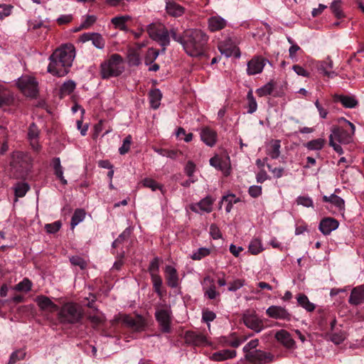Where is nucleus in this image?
<instances>
[{"label": "nucleus", "instance_id": "1", "mask_svg": "<svg viewBox=\"0 0 364 364\" xmlns=\"http://www.w3.org/2000/svg\"><path fill=\"white\" fill-rule=\"evenodd\" d=\"M75 57V49L73 44L60 46L49 57L48 72L58 77L65 76L68 74Z\"/></svg>", "mask_w": 364, "mask_h": 364}, {"label": "nucleus", "instance_id": "2", "mask_svg": "<svg viewBox=\"0 0 364 364\" xmlns=\"http://www.w3.org/2000/svg\"><path fill=\"white\" fill-rule=\"evenodd\" d=\"M208 37L201 30L190 29L185 31L183 48L191 56L198 57L203 54Z\"/></svg>", "mask_w": 364, "mask_h": 364}, {"label": "nucleus", "instance_id": "3", "mask_svg": "<svg viewBox=\"0 0 364 364\" xmlns=\"http://www.w3.org/2000/svg\"><path fill=\"white\" fill-rule=\"evenodd\" d=\"M124 70V65L122 56L114 53L101 63L100 74L102 79H109L118 77Z\"/></svg>", "mask_w": 364, "mask_h": 364}, {"label": "nucleus", "instance_id": "4", "mask_svg": "<svg viewBox=\"0 0 364 364\" xmlns=\"http://www.w3.org/2000/svg\"><path fill=\"white\" fill-rule=\"evenodd\" d=\"M31 159L25 152L15 151L11 155L10 166L14 176L16 178H23L30 170Z\"/></svg>", "mask_w": 364, "mask_h": 364}, {"label": "nucleus", "instance_id": "5", "mask_svg": "<svg viewBox=\"0 0 364 364\" xmlns=\"http://www.w3.org/2000/svg\"><path fill=\"white\" fill-rule=\"evenodd\" d=\"M82 316L81 306L72 302L64 304L59 312L60 320L65 323H76L82 319Z\"/></svg>", "mask_w": 364, "mask_h": 364}, {"label": "nucleus", "instance_id": "6", "mask_svg": "<svg viewBox=\"0 0 364 364\" xmlns=\"http://www.w3.org/2000/svg\"><path fill=\"white\" fill-rule=\"evenodd\" d=\"M343 121L349 127V129L343 127L335 128L332 130L329 137H332V139L336 140L340 144H349L353 140L355 127L348 120L343 119Z\"/></svg>", "mask_w": 364, "mask_h": 364}, {"label": "nucleus", "instance_id": "7", "mask_svg": "<svg viewBox=\"0 0 364 364\" xmlns=\"http://www.w3.org/2000/svg\"><path fill=\"white\" fill-rule=\"evenodd\" d=\"M16 84L24 95L31 98L36 97L38 93V82L34 77L22 76L18 79Z\"/></svg>", "mask_w": 364, "mask_h": 364}, {"label": "nucleus", "instance_id": "8", "mask_svg": "<svg viewBox=\"0 0 364 364\" xmlns=\"http://www.w3.org/2000/svg\"><path fill=\"white\" fill-rule=\"evenodd\" d=\"M147 32L151 38L157 41L163 47L162 53L165 52L166 47L170 43L169 33L165 28H157L155 25L149 24L147 27Z\"/></svg>", "mask_w": 364, "mask_h": 364}, {"label": "nucleus", "instance_id": "9", "mask_svg": "<svg viewBox=\"0 0 364 364\" xmlns=\"http://www.w3.org/2000/svg\"><path fill=\"white\" fill-rule=\"evenodd\" d=\"M245 358L254 364H269L273 362L274 356L271 353L255 350L246 354Z\"/></svg>", "mask_w": 364, "mask_h": 364}, {"label": "nucleus", "instance_id": "10", "mask_svg": "<svg viewBox=\"0 0 364 364\" xmlns=\"http://www.w3.org/2000/svg\"><path fill=\"white\" fill-rule=\"evenodd\" d=\"M155 316L161 331L164 333H169L171 331V310L168 308L158 309L155 313Z\"/></svg>", "mask_w": 364, "mask_h": 364}, {"label": "nucleus", "instance_id": "11", "mask_svg": "<svg viewBox=\"0 0 364 364\" xmlns=\"http://www.w3.org/2000/svg\"><path fill=\"white\" fill-rule=\"evenodd\" d=\"M267 315L272 318L289 321L291 315L284 307L281 306H271L266 310Z\"/></svg>", "mask_w": 364, "mask_h": 364}, {"label": "nucleus", "instance_id": "12", "mask_svg": "<svg viewBox=\"0 0 364 364\" xmlns=\"http://www.w3.org/2000/svg\"><path fill=\"white\" fill-rule=\"evenodd\" d=\"M267 62L268 60L262 57H254L247 63V74L254 75L262 73Z\"/></svg>", "mask_w": 364, "mask_h": 364}, {"label": "nucleus", "instance_id": "13", "mask_svg": "<svg viewBox=\"0 0 364 364\" xmlns=\"http://www.w3.org/2000/svg\"><path fill=\"white\" fill-rule=\"evenodd\" d=\"M120 320L127 326L136 331L141 330L145 325L144 318L140 316L132 317L129 315L123 314L120 316Z\"/></svg>", "mask_w": 364, "mask_h": 364}, {"label": "nucleus", "instance_id": "14", "mask_svg": "<svg viewBox=\"0 0 364 364\" xmlns=\"http://www.w3.org/2000/svg\"><path fill=\"white\" fill-rule=\"evenodd\" d=\"M214 201L215 199L208 196L200 200L198 203L192 204L190 206V208L193 212L197 213H199L198 208L202 212L210 213L213 210V204Z\"/></svg>", "mask_w": 364, "mask_h": 364}, {"label": "nucleus", "instance_id": "15", "mask_svg": "<svg viewBox=\"0 0 364 364\" xmlns=\"http://www.w3.org/2000/svg\"><path fill=\"white\" fill-rule=\"evenodd\" d=\"M82 43L91 41L92 45L98 49H102L105 47V41L103 37L97 33H85L80 37Z\"/></svg>", "mask_w": 364, "mask_h": 364}, {"label": "nucleus", "instance_id": "16", "mask_svg": "<svg viewBox=\"0 0 364 364\" xmlns=\"http://www.w3.org/2000/svg\"><path fill=\"white\" fill-rule=\"evenodd\" d=\"M185 341L187 343L196 346L208 345L207 338L204 335L193 331L186 333Z\"/></svg>", "mask_w": 364, "mask_h": 364}, {"label": "nucleus", "instance_id": "17", "mask_svg": "<svg viewBox=\"0 0 364 364\" xmlns=\"http://www.w3.org/2000/svg\"><path fill=\"white\" fill-rule=\"evenodd\" d=\"M40 130L35 123H31L28 130V139L30 141L32 149L36 151L41 149V145L38 143Z\"/></svg>", "mask_w": 364, "mask_h": 364}, {"label": "nucleus", "instance_id": "18", "mask_svg": "<svg viewBox=\"0 0 364 364\" xmlns=\"http://www.w3.org/2000/svg\"><path fill=\"white\" fill-rule=\"evenodd\" d=\"M348 303L353 306L364 303V284L357 286L351 290Z\"/></svg>", "mask_w": 364, "mask_h": 364}, {"label": "nucleus", "instance_id": "19", "mask_svg": "<svg viewBox=\"0 0 364 364\" xmlns=\"http://www.w3.org/2000/svg\"><path fill=\"white\" fill-rule=\"evenodd\" d=\"M338 222L332 218H326L319 223V230L325 235H329L338 228Z\"/></svg>", "mask_w": 364, "mask_h": 364}, {"label": "nucleus", "instance_id": "20", "mask_svg": "<svg viewBox=\"0 0 364 364\" xmlns=\"http://www.w3.org/2000/svg\"><path fill=\"white\" fill-rule=\"evenodd\" d=\"M275 338L285 348L291 349L295 346V341L291 334L286 330H279L275 333Z\"/></svg>", "mask_w": 364, "mask_h": 364}, {"label": "nucleus", "instance_id": "21", "mask_svg": "<svg viewBox=\"0 0 364 364\" xmlns=\"http://www.w3.org/2000/svg\"><path fill=\"white\" fill-rule=\"evenodd\" d=\"M228 158L223 159L218 156H215L210 159V164L215 168L220 170L227 176L230 173V164Z\"/></svg>", "mask_w": 364, "mask_h": 364}, {"label": "nucleus", "instance_id": "22", "mask_svg": "<svg viewBox=\"0 0 364 364\" xmlns=\"http://www.w3.org/2000/svg\"><path fill=\"white\" fill-rule=\"evenodd\" d=\"M201 140L208 146H213L217 141V133L209 127H204L201 129Z\"/></svg>", "mask_w": 364, "mask_h": 364}, {"label": "nucleus", "instance_id": "23", "mask_svg": "<svg viewBox=\"0 0 364 364\" xmlns=\"http://www.w3.org/2000/svg\"><path fill=\"white\" fill-rule=\"evenodd\" d=\"M165 277L168 286L176 288L178 285V275L175 267L167 265L165 268Z\"/></svg>", "mask_w": 364, "mask_h": 364}, {"label": "nucleus", "instance_id": "24", "mask_svg": "<svg viewBox=\"0 0 364 364\" xmlns=\"http://www.w3.org/2000/svg\"><path fill=\"white\" fill-rule=\"evenodd\" d=\"M208 23L210 31L215 32L224 28L227 25V21L220 16H213L208 18Z\"/></svg>", "mask_w": 364, "mask_h": 364}, {"label": "nucleus", "instance_id": "25", "mask_svg": "<svg viewBox=\"0 0 364 364\" xmlns=\"http://www.w3.org/2000/svg\"><path fill=\"white\" fill-rule=\"evenodd\" d=\"M35 301L41 310L55 311L58 309V306L54 304L48 297L40 295L35 299Z\"/></svg>", "mask_w": 364, "mask_h": 364}, {"label": "nucleus", "instance_id": "26", "mask_svg": "<svg viewBox=\"0 0 364 364\" xmlns=\"http://www.w3.org/2000/svg\"><path fill=\"white\" fill-rule=\"evenodd\" d=\"M236 350L225 349L215 352L210 356V359L213 361L220 362L228 359L233 358L236 356Z\"/></svg>", "mask_w": 364, "mask_h": 364}, {"label": "nucleus", "instance_id": "27", "mask_svg": "<svg viewBox=\"0 0 364 364\" xmlns=\"http://www.w3.org/2000/svg\"><path fill=\"white\" fill-rule=\"evenodd\" d=\"M244 323L247 328L254 330L257 333L260 332L263 328L262 321L255 316H245Z\"/></svg>", "mask_w": 364, "mask_h": 364}, {"label": "nucleus", "instance_id": "28", "mask_svg": "<svg viewBox=\"0 0 364 364\" xmlns=\"http://www.w3.org/2000/svg\"><path fill=\"white\" fill-rule=\"evenodd\" d=\"M297 304L299 306L304 309L308 312H312L316 309V305L311 302L308 296L302 293H300L296 296Z\"/></svg>", "mask_w": 364, "mask_h": 364}, {"label": "nucleus", "instance_id": "29", "mask_svg": "<svg viewBox=\"0 0 364 364\" xmlns=\"http://www.w3.org/2000/svg\"><path fill=\"white\" fill-rule=\"evenodd\" d=\"M323 200L326 203H329L334 205L339 211L345 210V201L341 197L331 194L329 196H323Z\"/></svg>", "mask_w": 364, "mask_h": 364}, {"label": "nucleus", "instance_id": "30", "mask_svg": "<svg viewBox=\"0 0 364 364\" xmlns=\"http://www.w3.org/2000/svg\"><path fill=\"white\" fill-rule=\"evenodd\" d=\"M166 9L167 13L172 16H181L184 13V8L172 1H166Z\"/></svg>", "mask_w": 364, "mask_h": 364}, {"label": "nucleus", "instance_id": "31", "mask_svg": "<svg viewBox=\"0 0 364 364\" xmlns=\"http://www.w3.org/2000/svg\"><path fill=\"white\" fill-rule=\"evenodd\" d=\"M333 68V61L328 58L326 60L322 61L319 66V70L323 72V73L327 76L328 77L333 78L337 74L336 73L332 70Z\"/></svg>", "mask_w": 364, "mask_h": 364}, {"label": "nucleus", "instance_id": "32", "mask_svg": "<svg viewBox=\"0 0 364 364\" xmlns=\"http://www.w3.org/2000/svg\"><path fill=\"white\" fill-rule=\"evenodd\" d=\"M149 98L151 107L156 109L161 105L162 94L159 89L151 90L149 93Z\"/></svg>", "mask_w": 364, "mask_h": 364}, {"label": "nucleus", "instance_id": "33", "mask_svg": "<svg viewBox=\"0 0 364 364\" xmlns=\"http://www.w3.org/2000/svg\"><path fill=\"white\" fill-rule=\"evenodd\" d=\"M53 166L54 169V173L56 176V177L60 181V182L63 185H66L68 182L63 176V168L60 164V158L56 157L53 159Z\"/></svg>", "mask_w": 364, "mask_h": 364}, {"label": "nucleus", "instance_id": "34", "mask_svg": "<svg viewBox=\"0 0 364 364\" xmlns=\"http://www.w3.org/2000/svg\"><path fill=\"white\" fill-rule=\"evenodd\" d=\"M281 141L280 140L275 139L271 141L269 149L267 151V154L272 159H278L280 156Z\"/></svg>", "mask_w": 364, "mask_h": 364}, {"label": "nucleus", "instance_id": "35", "mask_svg": "<svg viewBox=\"0 0 364 364\" xmlns=\"http://www.w3.org/2000/svg\"><path fill=\"white\" fill-rule=\"evenodd\" d=\"M337 100L346 108H354L358 104L357 100L352 96L340 95L338 96Z\"/></svg>", "mask_w": 364, "mask_h": 364}, {"label": "nucleus", "instance_id": "36", "mask_svg": "<svg viewBox=\"0 0 364 364\" xmlns=\"http://www.w3.org/2000/svg\"><path fill=\"white\" fill-rule=\"evenodd\" d=\"M141 183L144 187L149 188L153 191H155L157 189H159L161 191L163 194L164 193L163 186L160 185L152 178H145L141 181Z\"/></svg>", "mask_w": 364, "mask_h": 364}, {"label": "nucleus", "instance_id": "37", "mask_svg": "<svg viewBox=\"0 0 364 364\" xmlns=\"http://www.w3.org/2000/svg\"><path fill=\"white\" fill-rule=\"evenodd\" d=\"M248 249L252 255H255L260 253L264 250L261 240L259 238L252 239L249 245Z\"/></svg>", "mask_w": 364, "mask_h": 364}, {"label": "nucleus", "instance_id": "38", "mask_svg": "<svg viewBox=\"0 0 364 364\" xmlns=\"http://www.w3.org/2000/svg\"><path fill=\"white\" fill-rule=\"evenodd\" d=\"M14 189L16 201L18 198L23 197L26 194L30 186L26 183H17Z\"/></svg>", "mask_w": 364, "mask_h": 364}, {"label": "nucleus", "instance_id": "39", "mask_svg": "<svg viewBox=\"0 0 364 364\" xmlns=\"http://www.w3.org/2000/svg\"><path fill=\"white\" fill-rule=\"evenodd\" d=\"M325 144V139L319 138L309 141L305 144V147L311 151H319L323 149Z\"/></svg>", "mask_w": 364, "mask_h": 364}, {"label": "nucleus", "instance_id": "40", "mask_svg": "<svg viewBox=\"0 0 364 364\" xmlns=\"http://www.w3.org/2000/svg\"><path fill=\"white\" fill-rule=\"evenodd\" d=\"M151 282L153 284V287L155 292L161 297L163 296V292L161 291V287L163 284V281L159 274H152L151 276Z\"/></svg>", "mask_w": 364, "mask_h": 364}, {"label": "nucleus", "instance_id": "41", "mask_svg": "<svg viewBox=\"0 0 364 364\" xmlns=\"http://www.w3.org/2000/svg\"><path fill=\"white\" fill-rule=\"evenodd\" d=\"M85 217V212L82 209L75 210L72 218H71V228L74 229L80 222H82Z\"/></svg>", "mask_w": 364, "mask_h": 364}, {"label": "nucleus", "instance_id": "42", "mask_svg": "<svg viewBox=\"0 0 364 364\" xmlns=\"http://www.w3.org/2000/svg\"><path fill=\"white\" fill-rule=\"evenodd\" d=\"M341 0H334L332 1L330 6L331 11L337 18H341L344 17V14L341 9Z\"/></svg>", "mask_w": 364, "mask_h": 364}, {"label": "nucleus", "instance_id": "43", "mask_svg": "<svg viewBox=\"0 0 364 364\" xmlns=\"http://www.w3.org/2000/svg\"><path fill=\"white\" fill-rule=\"evenodd\" d=\"M31 282L28 279L24 278L21 282L14 287V289L17 291L28 292L31 290Z\"/></svg>", "mask_w": 364, "mask_h": 364}, {"label": "nucleus", "instance_id": "44", "mask_svg": "<svg viewBox=\"0 0 364 364\" xmlns=\"http://www.w3.org/2000/svg\"><path fill=\"white\" fill-rule=\"evenodd\" d=\"M159 55V50L153 48H149L144 59L145 64L148 65L154 63V61L158 58Z\"/></svg>", "mask_w": 364, "mask_h": 364}, {"label": "nucleus", "instance_id": "45", "mask_svg": "<svg viewBox=\"0 0 364 364\" xmlns=\"http://www.w3.org/2000/svg\"><path fill=\"white\" fill-rule=\"evenodd\" d=\"M88 319L91 322V323L93 325L94 327H97V326L101 325L105 321L103 314L101 313H99V312H97L93 315H89Z\"/></svg>", "mask_w": 364, "mask_h": 364}, {"label": "nucleus", "instance_id": "46", "mask_svg": "<svg viewBox=\"0 0 364 364\" xmlns=\"http://www.w3.org/2000/svg\"><path fill=\"white\" fill-rule=\"evenodd\" d=\"M210 250L206 247H200L197 250L196 252H193L191 258L194 260H200L202 258L209 255Z\"/></svg>", "mask_w": 364, "mask_h": 364}, {"label": "nucleus", "instance_id": "47", "mask_svg": "<svg viewBox=\"0 0 364 364\" xmlns=\"http://www.w3.org/2000/svg\"><path fill=\"white\" fill-rule=\"evenodd\" d=\"M247 98L248 100V110L247 112L249 114L254 113L257 109V102L252 95V91L248 92Z\"/></svg>", "mask_w": 364, "mask_h": 364}, {"label": "nucleus", "instance_id": "48", "mask_svg": "<svg viewBox=\"0 0 364 364\" xmlns=\"http://www.w3.org/2000/svg\"><path fill=\"white\" fill-rule=\"evenodd\" d=\"M220 343L225 346H231L237 348L241 344V341L237 338H226L224 337L221 339Z\"/></svg>", "mask_w": 364, "mask_h": 364}, {"label": "nucleus", "instance_id": "49", "mask_svg": "<svg viewBox=\"0 0 364 364\" xmlns=\"http://www.w3.org/2000/svg\"><path fill=\"white\" fill-rule=\"evenodd\" d=\"M75 88V83L72 80H68L63 83L60 88L63 95L70 94Z\"/></svg>", "mask_w": 364, "mask_h": 364}, {"label": "nucleus", "instance_id": "50", "mask_svg": "<svg viewBox=\"0 0 364 364\" xmlns=\"http://www.w3.org/2000/svg\"><path fill=\"white\" fill-rule=\"evenodd\" d=\"M346 338V333L340 331L331 334V341L336 345L341 343Z\"/></svg>", "mask_w": 364, "mask_h": 364}, {"label": "nucleus", "instance_id": "51", "mask_svg": "<svg viewBox=\"0 0 364 364\" xmlns=\"http://www.w3.org/2000/svg\"><path fill=\"white\" fill-rule=\"evenodd\" d=\"M274 89V86L272 83H267L262 87L257 89V93L259 96L263 97L271 95Z\"/></svg>", "mask_w": 364, "mask_h": 364}, {"label": "nucleus", "instance_id": "52", "mask_svg": "<svg viewBox=\"0 0 364 364\" xmlns=\"http://www.w3.org/2000/svg\"><path fill=\"white\" fill-rule=\"evenodd\" d=\"M223 201L228 202V204L225 208V210L227 213H230L232 208V204L237 202V199H235V195L230 194L228 196H224L222 198L221 203Z\"/></svg>", "mask_w": 364, "mask_h": 364}, {"label": "nucleus", "instance_id": "53", "mask_svg": "<svg viewBox=\"0 0 364 364\" xmlns=\"http://www.w3.org/2000/svg\"><path fill=\"white\" fill-rule=\"evenodd\" d=\"M25 356L26 353L24 350H18L11 355L9 364H14L16 361L23 359Z\"/></svg>", "mask_w": 364, "mask_h": 364}, {"label": "nucleus", "instance_id": "54", "mask_svg": "<svg viewBox=\"0 0 364 364\" xmlns=\"http://www.w3.org/2000/svg\"><path fill=\"white\" fill-rule=\"evenodd\" d=\"M131 143H132V136H131V135H128L124 139L122 146H120L119 149V154L122 155L127 154L130 149Z\"/></svg>", "mask_w": 364, "mask_h": 364}, {"label": "nucleus", "instance_id": "55", "mask_svg": "<svg viewBox=\"0 0 364 364\" xmlns=\"http://www.w3.org/2000/svg\"><path fill=\"white\" fill-rule=\"evenodd\" d=\"M96 19H97V18L95 16H93V15L86 16L85 18V20L81 23L79 30L82 29V28H88L96 21ZM76 31H78V29H77Z\"/></svg>", "mask_w": 364, "mask_h": 364}, {"label": "nucleus", "instance_id": "56", "mask_svg": "<svg viewBox=\"0 0 364 364\" xmlns=\"http://www.w3.org/2000/svg\"><path fill=\"white\" fill-rule=\"evenodd\" d=\"M159 260L158 257H155L154 259H152L149 264V272L150 274V276L152 275V274H159Z\"/></svg>", "mask_w": 364, "mask_h": 364}, {"label": "nucleus", "instance_id": "57", "mask_svg": "<svg viewBox=\"0 0 364 364\" xmlns=\"http://www.w3.org/2000/svg\"><path fill=\"white\" fill-rule=\"evenodd\" d=\"M61 228V223L60 221H55L53 223L46 224L45 229L48 233H55Z\"/></svg>", "mask_w": 364, "mask_h": 364}, {"label": "nucleus", "instance_id": "58", "mask_svg": "<svg viewBox=\"0 0 364 364\" xmlns=\"http://www.w3.org/2000/svg\"><path fill=\"white\" fill-rule=\"evenodd\" d=\"M70 261L73 265L78 266L82 269H85L87 265L85 261L82 257L78 256H73L70 257Z\"/></svg>", "mask_w": 364, "mask_h": 364}, {"label": "nucleus", "instance_id": "59", "mask_svg": "<svg viewBox=\"0 0 364 364\" xmlns=\"http://www.w3.org/2000/svg\"><path fill=\"white\" fill-rule=\"evenodd\" d=\"M245 281L243 279H235L232 282H230L228 287V291H235L244 286Z\"/></svg>", "mask_w": 364, "mask_h": 364}, {"label": "nucleus", "instance_id": "60", "mask_svg": "<svg viewBox=\"0 0 364 364\" xmlns=\"http://www.w3.org/2000/svg\"><path fill=\"white\" fill-rule=\"evenodd\" d=\"M216 318V315L213 311L205 310L203 311L202 319L210 326L209 323Z\"/></svg>", "mask_w": 364, "mask_h": 364}, {"label": "nucleus", "instance_id": "61", "mask_svg": "<svg viewBox=\"0 0 364 364\" xmlns=\"http://www.w3.org/2000/svg\"><path fill=\"white\" fill-rule=\"evenodd\" d=\"M128 62L130 65H139L141 63L139 55L136 53H130L128 55Z\"/></svg>", "mask_w": 364, "mask_h": 364}, {"label": "nucleus", "instance_id": "62", "mask_svg": "<svg viewBox=\"0 0 364 364\" xmlns=\"http://www.w3.org/2000/svg\"><path fill=\"white\" fill-rule=\"evenodd\" d=\"M296 201L299 205L304 207L309 208L313 206V200L309 197L299 196L297 198Z\"/></svg>", "mask_w": 364, "mask_h": 364}, {"label": "nucleus", "instance_id": "63", "mask_svg": "<svg viewBox=\"0 0 364 364\" xmlns=\"http://www.w3.org/2000/svg\"><path fill=\"white\" fill-rule=\"evenodd\" d=\"M259 344V341L257 339H254L248 342L244 347L243 351L245 353V355L248 353H252V349H255Z\"/></svg>", "mask_w": 364, "mask_h": 364}, {"label": "nucleus", "instance_id": "64", "mask_svg": "<svg viewBox=\"0 0 364 364\" xmlns=\"http://www.w3.org/2000/svg\"><path fill=\"white\" fill-rule=\"evenodd\" d=\"M248 193L252 198H257L262 194V187L260 186H251L249 188Z\"/></svg>", "mask_w": 364, "mask_h": 364}]
</instances>
